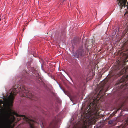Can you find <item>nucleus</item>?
Returning a JSON list of instances; mask_svg holds the SVG:
<instances>
[{
    "mask_svg": "<svg viewBox=\"0 0 128 128\" xmlns=\"http://www.w3.org/2000/svg\"><path fill=\"white\" fill-rule=\"evenodd\" d=\"M26 119H26L27 121H28V120L29 121L28 122L30 124V128H35L34 125L35 122L32 120L28 119L26 117Z\"/></svg>",
    "mask_w": 128,
    "mask_h": 128,
    "instance_id": "obj_5",
    "label": "nucleus"
},
{
    "mask_svg": "<svg viewBox=\"0 0 128 128\" xmlns=\"http://www.w3.org/2000/svg\"><path fill=\"white\" fill-rule=\"evenodd\" d=\"M65 0H62L63 2H64V1H65Z\"/></svg>",
    "mask_w": 128,
    "mask_h": 128,
    "instance_id": "obj_13",
    "label": "nucleus"
},
{
    "mask_svg": "<svg viewBox=\"0 0 128 128\" xmlns=\"http://www.w3.org/2000/svg\"><path fill=\"white\" fill-rule=\"evenodd\" d=\"M125 65H123L121 68L120 66L119 67V70L118 72L117 75H116L118 76H120L121 75L126 74L127 72H128V66L126 68L125 67Z\"/></svg>",
    "mask_w": 128,
    "mask_h": 128,
    "instance_id": "obj_2",
    "label": "nucleus"
},
{
    "mask_svg": "<svg viewBox=\"0 0 128 128\" xmlns=\"http://www.w3.org/2000/svg\"><path fill=\"white\" fill-rule=\"evenodd\" d=\"M1 19L0 18V22L1 21Z\"/></svg>",
    "mask_w": 128,
    "mask_h": 128,
    "instance_id": "obj_14",
    "label": "nucleus"
},
{
    "mask_svg": "<svg viewBox=\"0 0 128 128\" xmlns=\"http://www.w3.org/2000/svg\"><path fill=\"white\" fill-rule=\"evenodd\" d=\"M128 80V75L124 76L122 77V78L120 80L118 84L124 82L126 83L127 80Z\"/></svg>",
    "mask_w": 128,
    "mask_h": 128,
    "instance_id": "obj_4",
    "label": "nucleus"
},
{
    "mask_svg": "<svg viewBox=\"0 0 128 128\" xmlns=\"http://www.w3.org/2000/svg\"><path fill=\"white\" fill-rule=\"evenodd\" d=\"M105 84H104V85H105Z\"/></svg>",
    "mask_w": 128,
    "mask_h": 128,
    "instance_id": "obj_16",
    "label": "nucleus"
},
{
    "mask_svg": "<svg viewBox=\"0 0 128 128\" xmlns=\"http://www.w3.org/2000/svg\"><path fill=\"white\" fill-rule=\"evenodd\" d=\"M126 44L128 46V40L126 42Z\"/></svg>",
    "mask_w": 128,
    "mask_h": 128,
    "instance_id": "obj_11",
    "label": "nucleus"
},
{
    "mask_svg": "<svg viewBox=\"0 0 128 128\" xmlns=\"http://www.w3.org/2000/svg\"><path fill=\"white\" fill-rule=\"evenodd\" d=\"M112 123H113V121L112 120L110 121L109 122V124H112Z\"/></svg>",
    "mask_w": 128,
    "mask_h": 128,
    "instance_id": "obj_10",
    "label": "nucleus"
},
{
    "mask_svg": "<svg viewBox=\"0 0 128 128\" xmlns=\"http://www.w3.org/2000/svg\"><path fill=\"white\" fill-rule=\"evenodd\" d=\"M72 46H74V45H73V44H72Z\"/></svg>",
    "mask_w": 128,
    "mask_h": 128,
    "instance_id": "obj_17",
    "label": "nucleus"
},
{
    "mask_svg": "<svg viewBox=\"0 0 128 128\" xmlns=\"http://www.w3.org/2000/svg\"><path fill=\"white\" fill-rule=\"evenodd\" d=\"M58 116H56L55 118V120H54L52 122L51 124V126H52L53 124L54 125H55L56 123L58 122V119L59 118H58Z\"/></svg>",
    "mask_w": 128,
    "mask_h": 128,
    "instance_id": "obj_8",
    "label": "nucleus"
},
{
    "mask_svg": "<svg viewBox=\"0 0 128 128\" xmlns=\"http://www.w3.org/2000/svg\"><path fill=\"white\" fill-rule=\"evenodd\" d=\"M128 125V118L126 120L123 124H122L121 126H118V128H125V127Z\"/></svg>",
    "mask_w": 128,
    "mask_h": 128,
    "instance_id": "obj_6",
    "label": "nucleus"
},
{
    "mask_svg": "<svg viewBox=\"0 0 128 128\" xmlns=\"http://www.w3.org/2000/svg\"><path fill=\"white\" fill-rule=\"evenodd\" d=\"M64 33H65V34H66V32H64Z\"/></svg>",
    "mask_w": 128,
    "mask_h": 128,
    "instance_id": "obj_15",
    "label": "nucleus"
},
{
    "mask_svg": "<svg viewBox=\"0 0 128 128\" xmlns=\"http://www.w3.org/2000/svg\"><path fill=\"white\" fill-rule=\"evenodd\" d=\"M73 42H74V45H76V44L78 42V40H73Z\"/></svg>",
    "mask_w": 128,
    "mask_h": 128,
    "instance_id": "obj_9",
    "label": "nucleus"
},
{
    "mask_svg": "<svg viewBox=\"0 0 128 128\" xmlns=\"http://www.w3.org/2000/svg\"><path fill=\"white\" fill-rule=\"evenodd\" d=\"M107 91V90L106 91L104 89V86H103L102 88L100 90L98 94V96H99L102 93L104 94Z\"/></svg>",
    "mask_w": 128,
    "mask_h": 128,
    "instance_id": "obj_7",
    "label": "nucleus"
},
{
    "mask_svg": "<svg viewBox=\"0 0 128 128\" xmlns=\"http://www.w3.org/2000/svg\"><path fill=\"white\" fill-rule=\"evenodd\" d=\"M121 108H119L118 109V111L119 110H121Z\"/></svg>",
    "mask_w": 128,
    "mask_h": 128,
    "instance_id": "obj_12",
    "label": "nucleus"
},
{
    "mask_svg": "<svg viewBox=\"0 0 128 128\" xmlns=\"http://www.w3.org/2000/svg\"><path fill=\"white\" fill-rule=\"evenodd\" d=\"M89 108L86 113V120L83 122L81 128H91L92 124L96 122V114L98 112L96 103L94 100L88 106Z\"/></svg>",
    "mask_w": 128,
    "mask_h": 128,
    "instance_id": "obj_1",
    "label": "nucleus"
},
{
    "mask_svg": "<svg viewBox=\"0 0 128 128\" xmlns=\"http://www.w3.org/2000/svg\"><path fill=\"white\" fill-rule=\"evenodd\" d=\"M85 54L83 46L80 47L77 50L76 53H74L72 56L73 57H76L78 58L80 57L83 56Z\"/></svg>",
    "mask_w": 128,
    "mask_h": 128,
    "instance_id": "obj_3",
    "label": "nucleus"
}]
</instances>
